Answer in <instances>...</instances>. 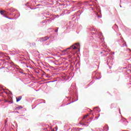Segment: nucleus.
<instances>
[{"mask_svg":"<svg viewBox=\"0 0 131 131\" xmlns=\"http://www.w3.org/2000/svg\"><path fill=\"white\" fill-rule=\"evenodd\" d=\"M16 102H19V101H21V99H22V96L16 97Z\"/></svg>","mask_w":131,"mask_h":131,"instance_id":"obj_1","label":"nucleus"},{"mask_svg":"<svg viewBox=\"0 0 131 131\" xmlns=\"http://www.w3.org/2000/svg\"><path fill=\"white\" fill-rule=\"evenodd\" d=\"M49 38H50V37L46 36L44 38H41L42 40H43L44 41H46V40H48V39H49Z\"/></svg>","mask_w":131,"mask_h":131,"instance_id":"obj_2","label":"nucleus"},{"mask_svg":"<svg viewBox=\"0 0 131 131\" xmlns=\"http://www.w3.org/2000/svg\"><path fill=\"white\" fill-rule=\"evenodd\" d=\"M22 108H23V107H22V106H19L16 107V109L17 110H20V109H22Z\"/></svg>","mask_w":131,"mask_h":131,"instance_id":"obj_3","label":"nucleus"},{"mask_svg":"<svg viewBox=\"0 0 131 131\" xmlns=\"http://www.w3.org/2000/svg\"><path fill=\"white\" fill-rule=\"evenodd\" d=\"M71 48H73V50H76V49H77V47H76V46H72L71 47Z\"/></svg>","mask_w":131,"mask_h":131,"instance_id":"obj_4","label":"nucleus"},{"mask_svg":"<svg viewBox=\"0 0 131 131\" xmlns=\"http://www.w3.org/2000/svg\"><path fill=\"white\" fill-rule=\"evenodd\" d=\"M4 13H5V11L3 10L0 11V14H1V15H3V16H5V14H4Z\"/></svg>","mask_w":131,"mask_h":131,"instance_id":"obj_5","label":"nucleus"},{"mask_svg":"<svg viewBox=\"0 0 131 131\" xmlns=\"http://www.w3.org/2000/svg\"><path fill=\"white\" fill-rule=\"evenodd\" d=\"M88 116H89V115H86L83 117V119H85V118H86V117H88Z\"/></svg>","mask_w":131,"mask_h":131,"instance_id":"obj_6","label":"nucleus"},{"mask_svg":"<svg viewBox=\"0 0 131 131\" xmlns=\"http://www.w3.org/2000/svg\"><path fill=\"white\" fill-rule=\"evenodd\" d=\"M58 32V30H55V32Z\"/></svg>","mask_w":131,"mask_h":131,"instance_id":"obj_7","label":"nucleus"},{"mask_svg":"<svg viewBox=\"0 0 131 131\" xmlns=\"http://www.w3.org/2000/svg\"><path fill=\"white\" fill-rule=\"evenodd\" d=\"M71 49V48H68V49L69 50V49Z\"/></svg>","mask_w":131,"mask_h":131,"instance_id":"obj_8","label":"nucleus"}]
</instances>
